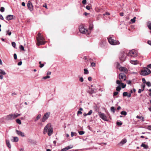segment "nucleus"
Wrapping results in <instances>:
<instances>
[{
    "instance_id": "f257e3e1",
    "label": "nucleus",
    "mask_w": 151,
    "mask_h": 151,
    "mask_svg": "<svg viewBox=\"0 0 151 151\" xmlns=\"http://www.w3.org/2000/svg\"><path fill=\"white\" fill-rule=\"evenodd\" d=\"M53 132L52 127L50 123H49L45 127L43 130V134H45L48 132L47 134L49 136H50L52 134Z\"/></svg>"
},
{
    "instance_id": "f03ea898",
    "label": "nucleus",
    "mask_w": 151,
    "mask_h": 151,
    "mask_svg": "<svg viewBox=\"0 0 151 151\" xmlns=\"http://www.w3.org/2000/svg\"><path fill=\"white\" fill-rule=\"evenodd\" d=\"M36 39L37 41L36 44L38 46L44 45L46 42L44 41L45 39L40 33H38L36 37Z\"/></svg>"
},
{
    "instance_id": "7ed1b4c3",
    "label": "nucleus",
    "mask_w": 151,
    "mask_h": 151,
    "mask_svg": "<svg viewBox=\"0 0 151 151\" xmlns=\"http://www.w3.org/2000/svg\"><path fill=\"white\" fill-rule=\"evenodd\" d=\"M20 115V114H11L7 115L6 119L8 120H11L17 117Z\"/></svg>"
},
{
    "instance_id": "20e7f679",
    "label": "nucleus",
    "mask_w": 151,
    "mask_h": 151,
    "mask_svg": "<svg viewBox=\"0 0 151 151\" xmlns=\"http://www.w3.org/2000/svg\"><path fill=\"white\" fill-rule=\"evenodd\" d=\"M108 39L109 43L111 45H119L120 43L119 41L114 40L111 37L108 38Z\"/></svg>"
},
{
    "instance_id": "39448f33",
    "label": "nucleus",
    "mask_w": 151,
    "mask_h": 151,
    "mask_svg": "<svg viewBox=\"0 0 151 151\" xmlns=\"http://www.w3.org/2000/svg\"><path fill=\"white\" fill-rule=\"evenodd\" d=\"M151 73L150 70L147 68H145L141 71V74L143 76H146Z\"/></svg>"
},
{
    "instance_id": "423d86ee",
    "label": "nucleus",
    "mask_w": 151,
    "mask_h": 151,
    "mask_svg": "<svg viewBox=\"0 0 151 151\" xmlns=\"http://www.w3.org/2000/svg\"><path fill=\"white\" fill-rule=\"evenodd\" d=\"M127 55L128 56H130L132 57H135L137 56V53L136 51L132 50L130 51L127 53Z\"/></svg>"
},
{
    "instance_id": "0eeeda50",
    "label": "nucleus",
    "mask_w": 151,
    "mask_h": 151,
    "mask_svg": "<svg viewBox=\"0 0 151 151\" xmlns=\"http://www.w3.org/2000/svg\"><path fill=\"white\" fill-rule=\"evenodd\" d=\"M119 78L121 81H125L126 79V76L123 73H120L119 74Z\"/></svg>"
},
{
    "instance_id": "6e6552de",
    "label": "nucleus",
    "mask_w": 151,
    "mask_h": 151,
    "mask_svg": "<svg viewBox=\"0 0 151 151\" xmlns=\"http://www.w3.org/2000/svg\"><path fill=\"white\" fill-rule=\"evenodd\" d=\"M79 30L80 32L82 33L86 34L88 30L85 29L83 25H80L79 28Z\"/></svg>"
},
{
    "instance_id": "1a4fd4ad",
    "label": "nucleus",
    "mask_w": 151,
    "mask_h": 151,
    "mask_svg": "<svg viewBox=\"0 0 151 151\" xmlns=\"http://www.w3.org/2000/svg\"><path fill=\"white\" fill-rule=\"evenodd\" d=\"M50 114V113L49 112H47L45 113L43 116V118L42 119V122H44L49 117Z\"/></svg>"
},
{
    "instance_id": "9d476101",
    "label": "nucleus",
    "mask_w": 151,
    "mask_h": 151,
    "mask_svg": "<svg viewBox=\"0 0 151 151\" xmlns=\"http://www.w3.org/2000/svg\"><path fill=\"white\" fill-rule=\"evenodd\" d=\"M27 6L28 9L30 11H32L33 10V6L32 3L30 1H28L27 4Z\"/></svg>"
},
{
    "instance_id": "9b49d317",
    "label": "nucleus",
    "mask_w": 151,
    "mask_h": 151,
    "mask_svg": "<svg viewBox=\"0 0 151 151\" xmlns=\"http://www.w3.org/2000/svg\"><path fill=\"white\" fill-rule=\"evenodd\" d=\"M126 58V54L124 53H122L119 56L120 60L122 62L125 60Z\"/></svg>"
},
{
    "instance_id": "f8f14e48",
    "label": "nucleus",
    "mask_w": 151,
    "mask_h": 151,
    "mask_svg": "<svg viewBox=\"0 0 151 151\" xmlns=\"http://www.w3.org/2000/svg\"><path fill=\"white\" fill-rule=\"evenodd\" d=\"M119 69L120 71H123L126 73H127L128 72L127 69L125 67H121L119 68Z\"/></svg>"
},
{
    "instance_id": "ddd939ff",
    "label": "nucleus",
    "mask_w": 151,
    "mask_h": 151,
    "mask_svg": "<svg viewBox=\"0 0 151 151\" xmlns=\"http://www.w3.org/2000/svg\"><path fill=\"white\" fill-rule=\"evenodd\" d=\"M99 115L100 117L102 119L105 121H107V120L106 119V116L104 114L100 113Z\"/></svg>"
},
{
    "instance_id": "4468645a",
    "label": "nucleus",
    "mask_w": 151,
    "mask_h": 151,
    "mask_svg": "<svg viewBox=\"0 0 151 151\" xmlns=\"http://www.w3.org/2000/svg\"><path fill=\"white\" fill-rule=\"evenodd\" d=\"M17 133L20 136L22 137H24V133L22 132L19 131L18 130H16Z\"/></svg>"
},
{
    "instance_id": "2eb2a0df",
    "label": "nucleus",
    "mask_w": 151,
    "mask_h": 151,
    "mask_svg": "<svg viewBox=\"0 0 151 151\" xmlns=\"http://www.w3.org/2000/svg\"><path fill=\"white\" fill-rule=\"evenodd\" d=\"M14 16L11 15H8L6 17V19L8 20H9L13 19Z\"/></svg>"
},
{
    "instance_id": "dca6fc26",
    "label": "nucleus",
    "mask_w": 151,
    "mask_h": 151,
    "mask_svg": "<svg viewBox=\"0 0 151 151\" xmlns=\"http://www.w3.org/2000/svg\"><path fill=\"white\" fill-rule=\"evenodd\" d=\"M6 145L9 148H11V145L10 144L9 141V140H6Z\"/></svg>"
},
{
    "instance_id": "f3484780",
    "label": "nucleus",
    "mask_w": 151,
    "mask_h": 151,
    "mask_svg": "<svg viewBox=\"0 0 151 151\" xmlns=\"http://www.w3.org/2000/svg\"><path fill=\"white\" fill-rule=\"evenodd\" d=\"M127 142V139H123L121 141L119 144V145L122 144V145L124 144Z\"/></svg>"
},
{
    "instance_id": "a211bd4d",
    "label": "nucleus",
    "mask_w": 151,
    "mask_h": 151,
    "mask_svg": "<svg viewBox=\"0 0 151 151\" xmlns=\"http://www.w3.org/2000/svg\"><path fill=\"white\" fill-rule=\"evenodd\" d=\"M92 113V110H90L88 114H86V113H84L83 114V115L84 116H85L88 115H91V114Z\"/></svg>"
},
{
    "instance_id": "6ab92c4d",
    "label": "nucleus",
    "mask_w": 151,
    "mask_h": 151,
    "mask_svg": "<svg viewBox=\"0 0 151 151\" xmlns=\"http://www.w3.org/2000/svg\"><path fill=\"white\" fill-rule=\"evenodd\" d=\"M130 62L131 63L134 65H136L137 64V60H131L130 61Z\"/></svg>"
},
{
    "instance_id": "aec40b11",
    "label": "nucleus",
    "mask_w": 151,
    "mask_h": 151,
    "mask_svg": "<svg viewBox=\"0 0 151 151\" xmlns=\"http://www.w3.org/2000/svg\"><path fill=\"white\" fill-rule=\"evenodd\" d=\"M147 26L149 29L151 30V22H150L149 21L147 22Z\"/></svg>"
},
{
    "instance_id": "412c9836",
    "label": "nucleus",
    "mask_w": 151,
    "mask_h": 151,
    "mask_svg": "<svg viewBox=\"0 0 151 151\" xmlns=\"http://www.w3.org/2000/svg\"><path fill=\"white\" fill-rule=\"evenodd\" d=\"M141 147H143L145 149H147L148 148V146L146 145H145L143 143H142L141 145Z\"/></svg>"
},
{
    "instance_id": "4be33fe9",
    "label": "nucleus",
    "mask_w": 151,
    "mask_h": 151,
    "mask_svg": "<svg viewBox=\"0 0 151 151\" xmlns=\"http://www.w3.org/2000/svg\"><path fill=\"white\" fill-rule=\"evenodd\" d=\"M0 74L5 75L6 74V73L5 71H3V70L0 69Z\"/></svg>"
},
{
    "instance_id": "5701e85b",
    "label": "nucleus",
    "mask_w": 151,
    "mask_h": 151,
    "mask_svg": "<svg viewBox=\"0 0 151 151\" xmlns=\"http://www.w3.org/2000/svg\"><path fill=\"white\" fill-rule=\"evenodd\" d=\"M41 116V115L40 114L38 115L37 116L36 119H35V121H37L40 118Z\"/></svg>"
},
{
    "instance_id": "b1692460",
    "label": "nucleus",
    "mask_w": 151,
    "mask_h": 151,
    "mask_svg": "<svg viewBox=\"0 0 151 151\" xmlns=\"http://www.w3.org/2000/svg\"><path fill=\"white\" fill-rule=\"evenodd\" d=\"M111 111L113 113V114H114L115 113V110L114 107L112 106L111 107Z\"/></svg>"
},
{
    "instance_id": "393cba45",
    "label": "nucleus",
    "mask_w": 151,
    "mask_h": 151,
    "mask_svg": "<svg viewBox=\"0 0 151 151\" xmlns=\"http://www.w3.org/2000/svg\"><path fill=\"white\" fill-rule=\"evenodd\" d=\"M121 114L122 115H124V116H125L127 114V113L126 111H122L121 112Z\"/></svg>"
},
{
    "instance_id": "a878e982",
    "label": "nucleus",
    "mask_w": 151,
    "mask_h": 151,
    "mask_svg": "<svg viewBox=\"0 0 151 151\" xmlns=\"http://www.w3.org/2000/svg\"><path fill=\"white\" fill-rule=\"evenodd\" d=\"M13 138L14 141L15 142H17L19 140L18 138L17 137H14Z\"/></svg>"
},
{
    "instance_id": "bb28decb",
    "label": "nucleus",
    "mask_w": 151,
    "mask_h": 151,
    "mask_svg": "<svg viewBox=\"0 0 151 151\" xmlns=\"http://www.w3.org/2000/svg\"><path fill=\"white\" fill-rule=\"evenodd\" d=\"M84 73L85 74H88L89 73L88 70L86 69H84Z\"/></svg>"
},
{
    "instance_id": "cd10ccee",
    "label": "nucleus",
    "mask_w": 151,
    "mask_h": 151,
    "mask_svg": "<svg viewBox=\"0 0 151 151\" xmlns=\"http://www.w3.org/2000/svg\"><path fill=\"white\" fill-rule=\"evenodd\" d=\"M96 91V89H92L91 91H89V93L91 94H92L93 93L95 92Z\"/></svg>"
},
{
    "instance_id": "c85d7f7f",
    "label": "nucleus",
    "mask_w": 151,
    "mask_h": 151,
    "mask_svg": "<svg viewBox=\"0 0 151 151\" xmlns=\"http://www.w3.org/2000/svg\"><path fill=\"white\" fill-rule=\"evenodd\" d=\"M122 81H121L119 80H117L116 81V83L119 85H121V83H122Z\"/></svg>"
},
{
    "instance_id": "c756f323",
    "label": "nucleus",
    "mask_w": 151,
    "mask_h": 151,
    "mask_svg": "<svg viewBox=\"0 0 151 151\" xmlns=\"http://www.w3.org/2000/svg\"><path fill=\"white\" fill-rule=\"evenodd\" d=\"M120 86H119L116 88V90L117 91H119L121 89Z\"/></svg>"
},
{
    "instance_id": "7c9ffc66",
    "label": "nucleus",
    "mask_w": 151,
    "mask_h": 151,
    "mask_svg": "<svg viewBox=\"0 0 151 151\" xmlns=\"http://www.w3.org/2000/svg\"><path fill=\"white\" fill-rule=\"evenodd\" d=\"M39 64H40L39 67L40 68H42L44 65V64L41 63V61L39 62Z\"/></svg>"
},
{
    "instance_id": "2f4dec72",
    "label": "nucleus",
    "mask_w": 151,
    "mask_h": 151,
    "mask_svg": "<svg viewBox=\"0 0 151 151\" xmlns=\"http://www.w3.org/2000/svg\"><path fill=\"white\" fill-rule=\"evenodd\" d=\"M136 19V17H134L133 19H132L131 20V21L132 23H134L135 22V19Z\"/></svg>"
},
{
    "instance_id": "473e14b6",
    "label": "nucleus",
    "mask_w": 151,
    "mask_h": 151,
    "mask_svg": "<svg viewBox=\"0 0 151 151\" xmlns=\"http://www.w3.org/2000/svg\"><path fill=\"white\" fill-rule=\"evenodd\" d=\"M16 122L18 124H21V122L19 119H17L16 120Z\"/></svg>"
},
{
    "instance_id": "72a5a7b5",
    "label": "nucleus",
    "mask_w": 151,
    "mask_h": 151,
    "mask_svg": "<svg viewBox=\"0 0 151 151\" xmlns=\"http://www.w3.org/2000/svg\"><path fill=\"white\" fill-rule=\"evenodd\" d=\"M121 86L122 88H125L126 86V84H124V83H121Z\"/></svg>"
},
{
    "instance_id": "f704fd0d",
    "label": "nucleus",
    "mask_w": 151,
    "mask_h": 151,
    "mask_svg": "<svg viewBox=\"0 0 151 151\" xmlns=\"http://www.w3.org/2000/svg\"><path fill=\"white\" fill-rule=\"evenodd\" d=\"M91 66L92 67H95L96 66V63L94 62H92L91 64Z\"/></svg>"
},
{
    "instance_id": "c9c22d12",
    "label": "nucleus",
    "mask_w": 151,
    "mask_h": 151,
    "mask_svg": "<svg viewBox=\"0 0 151 151\" xmlns=\"http://www.w3.org/2000/svg\"><path fill=\"white\" fill-rule=\"evenodd\" d=\"M73 147V146L72 145L71 146H68V147H66L67 148V150H68V149H70L72 148Z\"/></svg>"
},
{
    "instance_id": "e433bc0d",
    "label": "nucleus",
    "mask_w": 151,
    "mask_h": 151,
    "mask_svg": "<svg viewBox=\"0 0 151 151\" xmlns=\"http://www.w3.org/2000/svg\"><path fill=\"white\" fill-rule=\"evenodd\" d=\"M0 10L1 12H3L4 11V8L3 7H1L0 8Z\"/></svg>"
},
{
    "instance_id": "4c0bfd02",
    "label": "nucleus",
    "mask_w": 151,
    "mask_h": 151,
    "mask_svg": "<svg viewBox=\"0 0 151 151\" xmlns=\"http://www.w3.org/2000/svg\"><path fill=\"white\" fill-rule=\"evenodd\" d=\"M146 85L149 87L151 86V84L149 82H146Z\"/></svg>"
},
{
    "instance_id": "58836bf2",
    "label": "nucleus",
    "mask_w": 151,
    "mask_h": 151,
    "mask_svg": "<svg viewBox=\"0 0 151 151\" xmlns=\"http://www.w3.org/2000/svg\"><path fill=\"white\" fill-rule=\"evenodd\" d=\"M12 46L14 48H15L16 47V43L14 42H12Z\"/></svg>"
},
{
    "instance_id": "ea45409f",
    "label": "nucleus",
    "mask_w": 151,
    "mask_h": 151,
    "mask_svg": "<svg viewBox=\"0 0 151 151\" xmlns=\"http://www.w3.org/2000/svg\"><path fill=\"white\" fill-rule=\"evenodd\" d=\"M127 94L128 93L127 92H124L123 93V96H127Z\"/></svg>"
},
{
    "instance_id": "a19ab883",
    "label": "nucleus",
    "mask_w": 151,
    "mask_h": 151,
    "mask_svg": "<svg viewBox=\"0 0 151 151\" xmlns=\"http://www.w3.org/2000/svg\"><path fill=\"white\" fill-rule=\"evenodd\" d=\"M79 134L80 135H82L84 133V132L83 131H80L78 132Z\"/></svg>"
},
{
    "instance_id": "79ce46f5",
    "label": "nucleus",
    "mask_w": 151,
    "mask_h": 151,
    "mask_svg": "<svg viewBox=\"0 0 151 151\" xmlns=\"http://www.w3.org/2000/svg\"><path fill=\"white\" fill-rule=\"evenodd\" d=\"M50 77V76H44L43 77V78L44 79H46L47 78H49Z\"/></svg>"
},
{
    "instance_id": "37998d69",
    "label": "nucleus",
    "mask_w": 151,
    "mask_h": 151,
    "mask_svg": "<svg viewBox=\"0 0 151 151\" xmlns=\"http://www.w3.org/2000/svg\"><path fill=\"white\" fill-rule=\"evenodd\" d=\"M20 48L22 50H23V51L24 50V47L22 45H21L20 46Z\"/></svg>"
},
{
    "instance_id": "c03bdc74",
    "label": "nucleus",
    "mask_w": 151,
    "mask_h": 151,
    "mask_svg": "<svg viewBox=\"0 0 151 151\" xmlns=\"http://www.w3.org/2000/svg\"><path fill=\"white\" fill-rule=\"evenodd\" d=\"M93 28V25L90 24L89 26V29L90 30H91Z\"/></svg>"
},
{
    "instance_id": "a18cd8bd",
    "label": "nucleus",
    "mask_w": 151,
    "mask_h": 151,
    "mask_svg": "<svg viewBox=\"0 0 151 151\" xmlns=\"http://www.w3.org/2000/svg\"><path fill=\"white\" fill-rule=\"evenodd\" d=\"M122 123L121 122H116V124L118 126H121L122 125Z\"/></svg>"
},
{
    "instance_id": "49530a36",
    "label": "nucleus",
    "mask_w": 151,
    "mask_h": 151,
    "mask_svg": "<svg viewBox=\"0 0 151 151\" xmlns=\"http://www.w3.org/2000/svg\"><path fill=\"white\" fill-rule=\"evenodd\" d=\"M14 59L16 60L17 59V55L16 54L14 53Z\"/></svg>"
},
{
    "instance_id": "de8ad7c7",
    "label": "nucleus",
    "mask_w": 151,
    "mask_h": 151,
    "mask_svg": "<svg viewBox=\"0 0 151 151\" xmlns=\"http://www.w3.org/2000/svg\"><path fill=\"white\" fill-rule=\"evenodd\" d=\"M7 33L8 34V35L10 36L11 34V32H9V30H8L6 31Z\"/></svg>"
},
{
    "instance_id": "09e8293b",
    "label": "nucleus",
    "mask_w": 151,
    "mask_h": 151,
    "mask_svg": "<svg viewBox=\"0 0 151 151\" xmlns=\"http://www.w3.org/2000/svg\"><path fill=\"white\" fill-rule=\"evenodd\" d=\"M118 92H115L114 93L113 96H116L118 94Z\"/></svg>"
},
{
    "instance_id": "8fccbe9b",
    "label": "nucleus",
    "mask_w": 151,
    "mask_h": 151,
    "mask_svg": "<svg viewBox=\"0 0 151 151\" xmlns=\"http://www.w3.org/2000/svg\"><path fill=\"white\" fill-rule=\"evenodd\" d=\"M82 3L83 4H85L86 3V0H83Z\"/></svg>"
},
{
    "instance_id": "3c124183",
    "label": "nucleus",
    "mask_w": 151,
    "mask_h": 151,
    "mask_svg": "<svg viewBox=\"0 0 151 151\" xmlns=\"http://www.w3.org/2000/svg\"><path fill=\"white\" fill-rule=\"evenodd\" d=\"M145 87V85H142V87L143 89L142 90V91H143L144 90Z\"/></svg>"
},
{
    "instance_id": "603ef678",
    "label": "nucleus",
    "mask_w": 151,
    "mask_h": 151,
    "mask_svg": "<svg viewBox=\"0 0 151 151\" xmlns=\"http://www.w3.org/2000/svg\"><path fill=\"white\" fill-rule=\"evenodd\" d=\"M142 81L143 83H146L145 79L144 78L142 79Z\"/></svg>"
},
{
    "instance_id": "864d4df0",
    "label": "nucleus",
    "mask_w": 151,
    "mask_h": 151,
    "mask_svg": "<svg viewBox=\"0 0 151 151\" xmlns=\"http://www.w3.org/2000/svg\"><path fill=\"white\" fill-rule=\"evenodd\" d=\"M82 112L81 111H78L77 112V115H78L79 114H82Z\"/></svg>"
},
{
    "instance_id": "5fc2aeb1",
    "label": "nucleus",
    "mask_w": 151,
    "mask_h": 151,
    "mask_svg": "<svg viewBox=\"0 0 151 151\" xmlns=\"http://www.w3.org/2000/svg\"><path fill=\"white\" fill-rule=\"evenodd\" d=\"M147 129L149 130H151V125L148 126L147 127Z\"/></svg>"
},
{
    "instance_id": "6e6d98bb",
    "label": "nucleus",
    "mask_w": 151,
    "mask_h": 151,
    "mask_svg": "<svg viewBox=\"0 0 151 151\" xmlns=\"http://www.w3.org/2000/svg\"><path fill=\"white\" fill-rule=\"evenodd\" d=\"M103 15H110V13L108 12H106L105 14H104Z\"/></svg>"
},
{
    "instance_id": "4d7b16f0",
    "label": "nucleus",
    "mask_w": 151,
    "mask_h": 151,
    "mask_svg": "<svg viewBox=\"0 0 151 151\" xmlns=\"http://www.w3.org/2000/svg\"><path fill=\"white\" fill-rule=\"evenodd\" d=\"M67 150V148H66V147H65L64 148H63L62 149L61 151H66Z\"/></svg>"
},
{
    "instance_id": "13d9d810",
    "label": "nucleus",
    "mask_w": 151,
    "mask_h": 151,
    "mask_svg": "<svg viewBox=\"0 0 151 151\" xmlns=\"http://www.w3.org/2000/svg\"><path fill=\"white\" fill-rule=\"evenodd\" d=\"M88 80L89 81H92V78L91 77H89L88 78Z\"/></svg>"
},
{
    "instance_id": "bf43d9fd",
    "label": "nucleus",
    "mask_w": 151,
    "mask_h": 151,
    "mask_svg": "<svg viewBox=\"0 0 151 151\" xmlns=\"http://www.w3.org/2000/svg\"><path fill=\"white\" fill-rule=\"evenodd\" d=\"M90 6H87L86 7V8L88 10H89L90 9Z\"/></svg>"
},
{
    "instance_id": "052dcab7",
    "label": "nucleus",
    "mask_w": 151,
    "mask_h": 151,
    "mask_svg": "<svg viewBox=\"0 0 151 151\" xmlns=\"http://www.w3.org/2000/svg\"><path fill=\"white\" fill-rule=\"evenodd\" d=\"M22 64V61H20L18 63V65H20Z\"/></svg>"
},
{
    "instance_id": "680f3d73",
    "label": "nucleus",
    "mask_w": 151,
    "mask_h": 151,
    "mask_svg": "<svg viewBox=\"0 0 151 151\" xmlns=\"http://www.w3.org/2000/svg\"><path fill=\"white\" fill-rule=\"evenodd\" d=\"M80 81L81 82H82L83 81V78L82 77H81V78H80V79H79Z\"/></svg>"
},
{
    "instance_id": "e2e57ef3",
    "label": "nucleus",
    "mask_w": 151,
    "mask_h": 151,
    "mask_svg": "<svg viewBox=\"0 0 151 151\" xmlns=\"http://www.w3.org/2000/svg\"><path fill=\"white\" fill-rule=\"evenodd\" d=\"M142 116H139L138 115L137 116H136V118L137 119H140L142 118Z\"/></svg>"
},
{
    "instance_id": "0e129e2a",
    "label": "nucleus",
    "mask_w": 151,
    "mask_h": 151,
    "mask_svg": "<svg viewBox=\"0 0 151 151\" xmlns=\"http://www.w3.org/2000/svg\"><path fill=\"white\" fill-rule=\"evenodd\" d=\"M147 43L148 44L151 45V41L150 40H148L147 42Z\"/></svg>"
},
{
    "instance_id": "69168bd1",
    "label": "nucleus",
    "mask_w": 151,
    "mask_h": 151,
    "mask_svg": "<svg viewBox=\"0 0 151 151\" xmlns=\"http://www.w3.org/2000/svg\"><path fill=\"white\" fill-rule=\"evenodd\" d=\"M120 15L121 16H124V13L123 12H121L120 13Z\"/></svg>"
},
{
    "instance_id": "338daca9",
    "label": "nucleus",
    "mask_w": 151,
    "mask_h": 151,
    "mask_svg": "<svg viewBox=\"0 0 151 151\" xmlns=\"http://www.w3.org/2000/svg\"><path fill=\"white\" fill-rule=\"evenodd\" d=\"M127 83L128 84H130L131 83V81H127Z\"/></svg>"
},
{
    "instance_id": "774afa93",
    "label": "nucleus",
    "mask_w": 151,
    "mask_h": 151,
    "mask_svg": "<svg viewBox=\"0 0 151 151\" xmlns=\"http://www.w3.org/2000/svg\"><path fill=\"white\" fill-rule=\"evenodd\" d=\"M147 67L148 68H151V64H150L148 65H147Z\"/></svg>"
}]
</instances>
